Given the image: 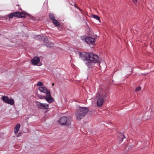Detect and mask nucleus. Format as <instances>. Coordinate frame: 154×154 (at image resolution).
<instances>
[{"label":"nucleus","mask_w":154,"mask_h":154,"mask_svg":"<svg viewBox=\"0 0 154 154\" xmlns=\"http://www.w3.org/2000/svg\"><path fill=\"white\" fill-rule=\"evenodd\" d=\"M79 56L83 60L85 61V63L89 68L92 67L96 63H99L98 56L91 53L83 52L79 54Z\"/></svg>","instance_id":"1"},{"label":"nucleus","mask_w":154,"mask_h":154,"mask_svg":"<svg viewBox=\"0 0 154 154\" xmlns=\"http://www.w3.org/2000/svg\"><path fill=\"white\" fill-rule=\"evenodd\" d=\"M89 111L88 108L85 107H80L77 109L75 113L76 119L80 120Z\"/></svg>","instance_id":"2"},{"label":"nucleus","mask_w":154,"mask_h":154,"mask_svg":"<svg viewBox=\"0 0 154 154\" xmlns=\"http://www.w3.org/2000/svg\"><path fill=\"white\" fill-rule=\"evenodd\" d=\"M59 122L61 125H69L70 124L71 120L67 117L63 116L59 119Z\"/></svg>","instance_id":"3"},{"label":"nucleus","mask_w":154,"mask_h":154,"mask_svg":"<svg viewBox=\"0 0 154 154\" xmlns=\"http://www.w3.org/2000/svg\"><path fill=\"white\" fill-rule=\"evenodd\" d=\"M36 106L40 109L46 110L49 109V105L47 103H43L38 101L35 102Z\"/></svg>","instance_id":"4"},{"label":"nucleus","mask_w":154,"mask_h":154,"mask_svg":"<svg viewBox=\"0 0 154 154\" xmlns=\"http://www.w3.org/2000/svg\"><path fill=\"white\" fill-rule=\"evenodd\" d=\"M2 99L5 103L11 105H13L14 104V101L13 99H9L6 96H3L2 97Z\"/></svg>","instance_id":"5"},{"label":"nucleus","mask_w":154,"mask_h":154,"mask_svg":"<svg viewBox=\"0 0 154 154\" xmlns=\"http://www.w3.org/2000/svg\"><path fill=\"white\" fill-rule=\"evenodd\" d=\"M45 99L49 103H51L54 101V99L51 97L50 92L48 93L45 96H44Z\"/></svg>","instance_id":"6"},{"label":"nucleus","mask_w":154,"mask_h":154,"mask_svg":"<svg viewBox=\"0 0 154 154\" xmlns=\"http://www.w3.org/2000/svg\"><path fill=\"white\" fill-rule=\"evenodd\" d=\"M32 63L34 65H36L38 66H41L42 64L40 62V59L38 57H34L31 61Z\"/></svg>","instance_id":"7"},{"label":"nucleus","mask_w":154,"mask_h":154,"mask_svg":"<svg viewBox=\"0 0 154 154\" xmlns=\"http://www.w3.org/2000/svg\"><path fill=\"white\" fill-rule=\"evenodd\" d=\"M85 40L86 42L90 45H93L94 43V39L89 36L86 37L85 38Z\"/></svg>","instance_id":"8"},{"label":"nucleus","mask_w":154,"mask_h":154,"mask_svg":"<svg viewBox=\"0 0 154 154\" xmlns=\"http://www.w3.org/2000/svg\"><path fill=\"white\" fill-rule=\"evenodd\" d=\"M38 89L41 92L45 93L46 94L50 92L49 90L44 86L39 87Z\"/></svg>","instance_id":"9"},{"label":"nucleus","mask_w":154,"mask_h":154,"mask_svg":"<svg viewBox=\"0 0 154 154\" xmlns=\"http://www.w3.org/2000/svg\"><path fill=\"white\" fill-rule=\"evenodd\" d=\"M15 17L22 18L25 17L26 16V14L22 12H15Z\"/></svg>","instance_id":"10"},{"label":"nucleus","mask_w":154,"mask_h":154,"mask_svg":"<svg viewBox=\"0 0 154 154\" xmlns=\"http://www.w3.org/2000/svg\"><path fill=\"white\" fill-rule=\"evenodd\" d=\"M104 102L103 98L100 97L97 99V106L98 107H100L103 104Z\"/></svg>","instance_id":"11"},{"label":"nucleus","mask_w":154,"mask_h":154,"mask_svg":"<svg viewBox=\"0 0 154 154\" xmlns=\"http://www.w3.org/2000/svg\"><path fill=\"white\" fill-rule=\"evenodd\" d=\"M20 127V125L19 123H17L15 125L14 128V133L15 134H17L18 133V131L19 130Z\"/></svg>","instance_id":"12"},{"label":"nucleus","mask_w":154,"mask_h":154,"mask_svg":"<svg viewBox=\"0 0 154 154\" xmlns=\"http://www.w3.org/2000/svg\"><path fill=\"white\" fill-rule=\"evenodd\" d=\"M53 23L56 25V26H60V24L59 22H58L56 19L52 20Z\"/></svg>","instance_id":"13"},{"label":"nucleus","mask_w":154,"mask_h":154,"mask_svg":"<svg viewBox=\"0 0 154 154\" xmlns=\"http://www.w3.org/2000/svg\"><path fill=\"white\" fill-rule=\"evenodd\" d=\"M49 16L50 19L52 20L55 19V16L52 13H50L49 14Z\"/></svg>","instance_id":"14"},{"label":"nucleus","mask_w":154,"mask_h":154,"mask_svg":"<svg viewBox=\"0 0 154 154\" xmlns=\"http://www.w3.org/2000/svg\"><path fill=\"white\" fill-rule=\"evenodd\" d=\"M46 45L47 47L49 48L52 47L54 45L53 43L50 42H48L47 43Z\"/></svg>","instance_id":"15"},{"label":"nucleus","mask_w":154,"mask_h":154,"mask_svg":"<svg viewBox=\"0 0 154 154\" xmlns=\"http://www.w3.org/2000/svg\"><path fill=\"white\" fill-rule=\"evenodd\" d=\"M92 16L94 18L96 19L97 20H99L100 22V18L98 16L93 15Z\"/></svg>","instance_id":"16"},{"label":"nucleus","mask_w":154,"mask_h":154,"mask_svg":"<svg viewBox=\"0 0 154 154\" xmlns=\"http://www.w3.org/2000/svg\"><path fill=\"white\" fill-rule=\"evenodd\" d=\"M124 134H120L119 136V140L120 141H122L124 138H125Z\"/></svg>","instance_id":"17"},{"label":"nucleus","mask_w":154,"mask_h":154,"mask_svg":"<svg viewBox=\"0 0 154 154\" xmlns=\"http://www.w3.org/2000/svg\"><path fill=\"white\" fill-rule=\"evenodd\" d=\"M15 12H13L12 13L10 14L9 15V18H12L14 17H15Z\"/></svg>","instance_id":"18"},{"label":"nucleus","mask_w":154,"mask_h":154,"mask_svg":"<svg viewBox=\"0 0 154 154\" xmlns=\"http://www.w3.org/2000/svg\"><path fill=\"white\" fill-rule=\"evenodd\" d=\"M43 85V83L40 81L38 82L37 84V86H38L41 87V86H42Z\"/></svg>","instance_id":"19"},{"label":"nucleus","mask_w":154,"mask_h":154,"mask_svg":"<svg viewBox=\"0 0 154 154\" xmlns=\"http://www.w3.org/2000/svg\"><path fill=\"white\" fill-rule=\"evenodd\" d=\"M70 4L74 6L76 8L79 9V7L76 5L75 3L72 2V3H71Z\"/></svg>","instance_id":"20"},{"label":"nucleus","mask_w":154,"mask_h":154,"mask_svg":"<svg viewBox=\"0 0 154 154\" xmlns=\"http://www.w3.org/2000/svg\"><path fill=\"white\" fill-rule=\"evenodd\" d=\"M42 37H43L41 35H38L37 37V38H38V39L39 40H41L42 39Z\"/></svg>","instance_id":"21"},{"label":"nucleus","mask_w":154,"mask_h":154,"mask_svg":"<svg viewBox=\"0 0 154 154\" xmlns=\"http://www.w3.org/2000/svg\"><path fill=\"white\" fill-rule=\"evenodd\" d=\"M140 89H141V88L139 86L135 90V91L136 92H137V91H139L140 90Z\"/></svg>","instance_id":"22"},{"label":"nucleus","mask_w":154,"mask_h":154,"mask_svg":"<svg viewBox=\"0 0 154 154\" xmlns=\"http://www.w3.org/2000/svg\"><path fill=\"white\" fill-rule=\"evenodd\" d=\"M137 0H133V2L135 4L136 2H137Z\"/></svg>","instance_id":"23"},{"label":"nucleus","mask_w":154,"mask_h":154,"mask_svg":"<svg viewBox=\"0 0 154 154\" xmlns=\"http://www.w3.org/2000/svg\"><path fill=\"white\" fill-rule=\"evenodd\" d=\"M39 98H40L41 99H42V98L41 97H39Z\"/></svg>","instance_id":"24"},{"label":"nucleus","mask_w":154,"mask_h":154,"mask_svg":"<svg viewBox=\"0 0 154 154\" xmlns=\"http://www.w3.org/2000/svg\"><path fill=\"white\" fill-rule=\"evenodd\" d=\"M39 98H40L41 99H42V98L41 97H39Z\"/></svg>","instance_id":"25"},{"label":"nucleus","mask_w":154,"mask_h":154,"mask_svg":"<svg viewBox=\"0 0 154 154\" xmlns=\"http://www.w3.org/2000/svg\"><path fill=\"white\" fill-rule=\"evenodd\" d=\"M103 63L104 64V65H105V64L103 62Z\"/></svg>","instance_id":"26"},{"label":"nucleus","mask_w":154,"mask_h":154,"mask_svg":"<svg viewBox=\"0 0 154 154\" xmlns=\"http://www.w3.org/2000/svg\"><path fill=\"white\" fill-rule=\"evenodd\" d=\"M54 85V83H53V84H52V85L53 86V85Z\"/></svg>","instance_id":"27"},{"label":"nucleus","mask_w":154,"mask_h":154,"mask_svg":"<svg viewBox=\"0 0 154 154\" xmlns=\"http://www.w3.org/2000/svg\"><path fill=\"white\" fill-rule=\"evenodd\" d=\"M82 10H80V11H81V12H82Z\"/></svg>","instance_id":"28"}]
</instances>
